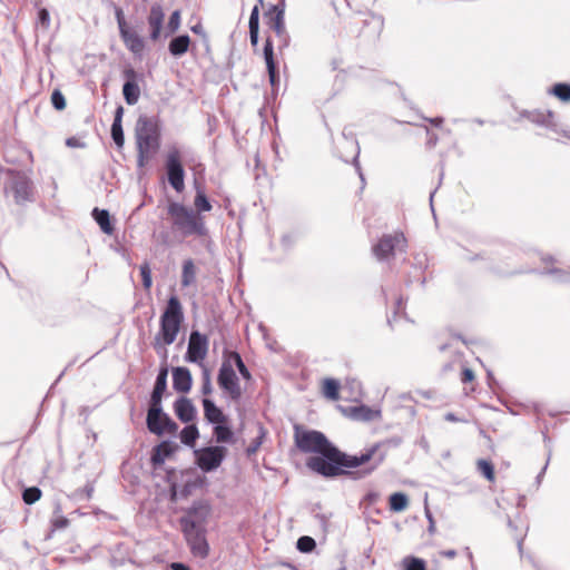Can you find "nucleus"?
I'll use <instances>...</instances> for the list:
<instances>
[{
    "mask_svg": "<svg viewBox=\"0 0 570 570\" xmlns=\"http://www.w3.org/2000/svg\"><path fill=\"white\" fill-rule=\"evenodd\" d=\"M258 32L259 31H249V39H250V45L256 47L257 43H258Z\"/></svg>",
    "mask_w": 570,
    "mask_h": 570,
    "instance_id": "nucleus-56",
    "label": "nucleus"
},
{
    "mask_svg": "<svg viewBox=\"0 0 570 570\" xmlns=\"http://www.w3.org/2000/svg\"><path fill=\"white\" fill-rule=\"evenodd\" d=\"M173 446L168 441H163L158 444L151 454V462L154 465H160L165 462L166 458L173 454Z\"/></svg>",
    "mask_w": 570,
    "mask_h": 570,
    "instance_id": "nucleus-25",
    "label": "nucleus"
},
{
    "mask_svg": "<svg viewBox=\"0 0 570 570\" xmlns=\"http://www.w3.org/2000/svg\"><path fill=\"white\" fill-rule=\"evenodd\" d=\"M92 491H94V487L92 485H86L87 498L91 497Z\"/></svg>",
    "mask_w": 570,
    "mask_h": 570,
    "instance_id": "nucleus-63",
    "label": "nucleus"
},
{
    "mask_svg": "<svg viewBox=\"0 0 570 570\" xmlns=\"http://www.w3.org/2000/svg\"><path fill=\"white\" fill-rule=\"evenodd\" d=\"M409 504L407 497L402 492H395L390 497V509L394 512H401Z\"/></svg>",
    "mask_w": 570,
    "mask_h": 570,
    "instance_id": "nucleus-30",
    "label": "nucleus"
},
{
    "mask_svg": "<svg viewBox=\"0 0 570 570\" xmlns=\"http://www.w3.org/2000/svg\"><path fill=\"white\" fill-rule=\"evenodd\" d=\"M165 13L159 3H154L148 16V24L150 27V39L156 41L160 37Z\"/></svg>",
    "mask_w": 570,
    "mask_h": 570,
    "instance_id": "nucleus-17",
    "label": "nucleus"
},
{
    "mask_svg": "<svg viewBox=\"0 0 570 570\" xmlns=\"http://www.w3.org/2000/svg\"><path fill=\"white\" fill-rule=\"evenodd\" d=\"M167 213L171 219V228L181 237H205L208 234L205 219L195 209L181 203L168 204Z\"/></svg>",
    "mask_w": 570,
    "mask_h": 570,
    "instance_id": "nucleus-3",
    "label": "nucleus"
},
{
    "mask_svg": "<svg viewBox=\"0 0 570 570\" xmlns=\"http://www.w3.org/2000/svg\"><path fill=\"white\" fill-rule=\"evenodd\" d=\"M406 239L402 233H394L382 236L373 246V254L379 261H387L396 250L405 252Z\"/></svg>",
    "mask_w": 570,
    "mask_h": 570,
    "instance_id": "nucleus-9",
    "label": "nucleus"
},
{
    "mask_svg": "<svg viewBox=\"0 0 570 570\" xmlns=\"http://www.w3.org/2000/svg\"><path fill=\"white\" fill-rule=\"evenodd\" d=\"M126 82L122 87V95L126 102L130 106L136 105L140 97V88L137 83V72L132 68L124 70Z\"/></svg>",
    "mask_w": 570,
    "mask_h": 570,
    "instance_id": "nucleus-14",
    "label": "nucleus"
},
{
    "mask_svg": "<svg viewBox=\"0 0 570 570\" xmlns=\"http://www.w3.org/2000/svg\"><path fill=\"white\" fill-rule=\"evenodd\" d=\"M544 273L552 275L559 282H564L570 278V268L569 269L548 268V269H546Z\"/></svg>",
    "mask_w": 570,
    "mask_h": 570,
    "instance_id": "nucleus-44",
    "label": "nucleus"
},
{
    "mask_svg": "<svg viewBox=\"0 0 570 570\" xmlns=\"http://www.w3.org/2000/svg\"><path fill=\"white\" fill-rule=\"evenodd\" d=\"M136 144L138 149V166L144 167L160 146L159 128L153 118L140 116L136 124Z\"/></svg>",
    "mask_w": 570,
    "mask_h": 570,
    "instance_id": "nucleus-5",
    "label": "nucleus"
},
{
    "mask_svg": "<svg viewBox=\"0 0 570 570\" xmlns=\"http://www.w3.org/2000/svg\"><path fill=\"white\" fill-rule=\"evenodd\" d=\"M203 406H204V413L205 417L210 423L219 424L226 422V416L222 412L220 409H218L215 403L209 399L203 400Z\"/></svg>",
    "mask_w": 570,
    "mask_h": 570,
    "instance_id": "nucleus-23",
    "label": "nucleus"
},
{
    "mask_svg": "<svg viewBox=\"0 0 570 570\" xmlns=\"http://www.w3.org/2000/svg\"><path fill=\"white\" fill-rule=\"evenodd\" d=\"M226 455V449L224 446H208L197 452V465L204 472H210L216 470Z\"/></svg>",
    "mask_w": 570,
    "mask_h": 570,
    "instance_id": "nucleus-11",
    "label": "nucleus"
},
{
    "mask_svg": "<svg viewBox=\"0 0 570 570\" xmlns=\"http://www.w3.org/2000/svg\"><path fill=\"white\" fill-rule=\"evenodd\" d=\"M338 390H340V384L336 380L334 379H325L324 380V383H323V394L332 400V401H336L338 400Z\"/></svg>",
    "mask_w": 570,
    "mask_h": 570,
    "instance_id": "nucleus-31",
    "label": "nucleus"
},
{
    "mask_svg": "<svg viewBox=\"0 0 570 570\" xmlns=\"http://www.w3.org/2000/svg\"><path fill=\"white\" fill-rule=\"evenodd\" d=\"M430 124H432L435 127H440L443 124V118L436 117V118H425Z\"/></svg>",
    "mask_w": 570,
    "mask_h": 570,
    "instance_id": "nucleus-58",
    "label": "nucleus"
},
{
    "mask_svg": "<svg viewBox=\"0 0 570 570\" xmlns=\"http://www.w3.org/2000/svg\"><path fill=\"white\" fill-rule=\"evenodd\" d=\"M277 39H278V48L282 50L286 47H288L289 45V35L288 32L285 30H283L282 33H278L277 36Z\"/></svg>",
    "mask_w": 570,
    "mask_h": 570,
    "instance_id": "nucleus-52",
    "label": "nucleus"
},
{
    "mask_svg": "<svg viewBox=\"0 0 570 570\" xmlns=\"http://www.w3.org/2000/svg\"><path fill=\"white\" fill-rule=\"evenodd\" d=\"M190 38L187 35H180L171 39L168 50L174 57H180L188 51Z\"/></svg>",
    "mask_w": 570,
    "mask_h": 570,
    "instance_id": "nucleus-24",
    "label": "nucleus"
},
{
    "mask_svg": "<svg viewBox=\"0 0 570 570\" xmlns=\"http://www.w3.org/2000/svg\"><path fill=\"white\" fill-rule=\"evenodd\" d=\"M345 144L352 146L353 149H354L353 165H354L356 171L358 173V176H360L361 180L364 183V180H365L364 179V175L362 173V169H361V166H360V163H358V156H360L358 144H357L356 140H353V139H351V140L345 139Z\"/></svg>",
    "mask_w": 570,
    "mask_h": 570,
    "instance_id": "nucleus-39",
    "label": "nucleus"
},
{
    "mask_svg": "<svg viewBox=\"0 0 570 570\" xmlns=\"http://www.w3.org/2000/svg\"><path fill=\"white\" fill-rule=\"evenodd\" d=\"M191 31H193L194 33H198V35H200V33H203V26H202L200 23H198V24H196V26L191 27Z\"/></svg>",
    "mask_w": 570,
    "mask_h": 570,
    "instance_id": "nucleus-60",
    "label": "nucleus"
},
{
    "mask_svg": "<svg viewBox=\"0 0 570 570\" xmlns=\"http://www.w3.org/2000/svg\"><path fill=\"white\" fill-rule=\"evenodd\" d=\"M476 464L479 472L482 473L487 480H494V466L490 461L481 459Z\"/></svg>",
    "mask_w": 570,
    "mask_h": 570,
    "instance_id": "nucleus-36",
    "label": "nucleus"
},
{
    "mask_svg": "<svg viewBox=\"0 0 570 570\" xmlns=\"http://www.w3.org/2000/svg\"><path fill=\"white\" fill-rule=\"evenodd\" d=\"M208 337L198 331H191L185 355L187 362L203 365L208 353Z\"/></svg>",
    "mask_w": 570,
    "mask_h": 570,
    "instance_id": "nucleus-10",
    "label": "nucleus"
},
{
    "mask_svg": "<svg viewBox=\"0 0 570 570\" xmlns=\"http://www.w3.org/2000/svg\"><path fill=\"white\" fill-rule=\"evenodd\" d=\"M51 104L57 110H62L66 107V99L60 90H55L51 94Z\"/></svg>",
    "mask_w": 570,
    "mask_h": 570,
    "instance_id": "nucleus-45",
    "label": "nucleus"
},
{
    "mask_svg": "<svg viewBox=\"0 0 570 570\" xmlns=\"http://www.w3.org/2000/svg\"><path fill=\"white\" fill-rule=\"evenodd\" d=\"M426 134L429 136L428 145L430 147H434L438 144V136L435 134H432L430 129H426Z\"/></svg>",
    "mask_w": 570,
    "mask_h": 570,
    "instance_id": "nucleus-54",
    "label": "nucleus"
},
{
    "mask_svg": "<svg viewBox=\"0 0 570 570\" xmlns=\"http://www.w3.org/2000/svg\"><path fill=\"white\" fill-rule=\"evenodd\" d=\"M41 498V490L37 487H30L24 489L22 499L27 504H33Z\"/></svg>",
    "mask_w": 570,
    "mask_h": 570,
    "instance_id": "nucleus-37",
    "label": "nucleus"
},
{
    "mask_svg": "<svg viewBox=\"0 0 570 570\" xmlns=\"http://www.w3.org/2000/svg\"><path fill=\"white\" fill-rule=\"evenodd\" d=\"M12 190L18 204L31 202L33 197L32 181L24 174L18 173L14 176Z\"/></svg>",
    "mask_w": 570,
    "mask_h": 570,
    "instance_id": "nucleus-13",
    "label": "nucleus"
},
{
    "mask_svg": "<svg viewBox=\"0 0 570 570\" xmlns=\"http://www.w3.org/2000/svg\"><path fill=\"white\" fill-rule=\"evenodd\" d=\"M214 435L219 443H226L233 440L232 430L224 425V423L216 424L214 428Z\"/></svg>",
    "mask_w": 570,
    "mask_h": 570,
    "instance_id": "nucleus-33",
    "label": "nucleus"
},
{
    "mask_svg": "<svg viewBox=\"0 0 570 570\" xmlns=\"http://www.w3.org/2000/svg\"><path fill=\"white\" fill-rule=\"evenodd\" d=\"M175 414L184 422L189 423L195 420L197 411L191 401L187 397H179L174 404Z\"/></svg>",
    "mask_w": 570,
    "mask_h": 570,
    "instance_id": "nucleus-19",
    "label": "nucleus"
},
{
    "mask_svg": "<svg viewBox=\"0 0 570 570\" xmlns=\"http://www.w3.org/2000/svg\"><path fill=\"white\" fill-rule=\"evenodd\" d=\"M547 466H548V462L546 463V465L543 466V469L541 470V472L537 475V483L540 484L541 480H542V476L547 470Z\"/></svg>",
    "mask_w": 570,
    "mask_h": 570,
    "instance_id": "nucleus-61",
    "label": "nucleus"
},
{
    "mask_svg": "<svg viewBox=\"0 0 570 570\" xmlns=\"http://www.w3.org/2000/svg\"><path fill=\"white\" fill-rule=\"evenodd\" d=\"M405 570H425V562L422 559H405Z\"/></svg>",
    "mask_w": 570,
    "mask_h": 570,
    "instance_id": "nucleus-47",
    "label": "nucleus"
},
{
    "mask_svg": "<svg viewBox=\"0 0 570 570\" xmlns=\"http://www.w3.org/2000/svg\"><path fill=\"white\" fill-rule=\"evenodd\" d=\"M165 165L169 185L177 193H181L185 188V170L178 148L171 147L168 150Z\"/></svg>",
    "mask_w": 570,
    "mask_h": 570,
    "instance_id": "nucleus-7",
    "label": "nucleus"
},
{
    "mask_svg": "<svg viewBox=\"0 0 570 570\" xmlns=\"http://www.w3.org/2000/svg\"><path fill=\"white\" fill-rule=\"evenodd\" d=\"M474 380V373L471 368H468V367H464L462 370V376H461V381L462 383H469V382H472Z\"/></svg>",
    "mask_w": 570,
    "mask_h": 570,
    "instance_id": "nucleus-53",
    "label": "nucleus"
},
{
    "mask_svg": "<svg viewBox=\"0 0 570 570\" xmlns=\"http://www.w3.org/2000/svg\"><path fill=\"white\" fill-rule=\"evenodd\" d=\"M440 554L442 557H445V558H449V559H453L456 556V551L453 550V549H449V550L441 551Z\"/></svg>",
    "mask_w": 570,
    "mask_h": 570,
    "instance_id": "nucleus-57",
    "label": "nucleus"
},
{
    "mask_svg": "<svg viewBox=\"0 0 570 570\" xmlns=\"http://www.w3.org/2000/svg\"><path fill=\"white\" fill-rule=\"evenodd\" d=\"M347 385H350L352 390H357V391H358V390H360V387H361V384H360V382H358L357 380H351V381H348V382L346 383V385H345L343 389L345 390V389L347 387Z\"/></svg>",
    "mask_w": 570,
    "mask_h": 570,
    "instance_id": "nucleus-59",
    "label": "nucleus"
},
{
    "mask_svg": "<svg viewBox=\"0 0 570 570\" xmlns=\"http://www.w3.org/2000/svg\"><path fill=\"white\" fill-rule=\"evenodd\" d=\"M38 22L45 28L48 29L50 26V14L47 9L42 8L38 12Z\"/></svg>",
    "mask_w": 570,
    "mask_h": 570,
    "instance_id": "nucleus-49",
    "label": "nucleus"
},
{
    "mask_svg": "<svg viewBox=\"0 0 570 570\" xmlns=\"http://www.w3.org/2000/svg\"><path fill=\"white\" fill-rule=\"evenodd\" d=\"M315 540L311 537H307V535H304V537H301L298 540H297V549L301 551V552H311L315 549Z\"/></svg>",
    "mask_w": 570,
    "mask_h": 570,
    "instance_id": "nucleus-41",
    "label": "nucleus"
},
{
    "mask_svg": "<svg viewBox=\"0 0 570 570\" xmlns=\"http://www.w3.org/2000/svg\"><path fill=\"white\" fill-rule=\"evenodd\" d=\"M249 31H259V9L258 6H255L250 12L249 22H248Z\"/></svg>",
    "mask_w": 570,
    "mask_h": 570,
    "instance_id": "nucleus-46",
    "label": "nucleus"
},
{
    "mask_svg": "<svg viewBox=\"0 0 570 570\" xmlns=\"http://www.w3.org/2000/svg\"><path fill=\"white\" fill-rule=\"evenodd\" d=\"M139 271H140L142 285H144L145 289H149L153 285L151 269H150L149 263L148 262L142 263L139 267Z\"/></svg>",
    "mask_w": 570,
    "mask_h": 570,
    "instance_id": "nucleus-40",
    "label": "nucleus"
},
{
    "mask_svg": "<svg viewBox=\"0 0 570 570\" xmlns=\"http://www.w3.org/2000/svg\"><path fill=\"white\" fill-rule=\"evenodd\" d=\"M264 438H265V431L263 428H259V435L252 441V443L249 444V446L246 450L248 456H250L257 452V450L259 449V446L263 443Z\"/></svg>",
    "mask_w": 570,
    "mask_h": 570,
    "instance_id": "nucleus-43",
    "label": "nucleus"
},
{
    "mask_svg": "<svg viewBox=\"0 0 570 570\" xmlns=\"http://www.w3.org/2000/svg\"><path fill=\"white\" fill-rule=\"evenodd\" d=\"M202 381V393L204 395L210 394L213 392L210 372L205 366H203Z\"/></svg>",
    "mask_w": 570,
    "mask_h": 570,
    "instance_id": "nucleus-42",
    "label": "nucleus"
},
{
    "mask_svg": "<svg viewBox=\"0 0 570 570\" xmlns=\"http://www.w3.org/2000/svg\"><path fill=\"white\" fill-rule=\"evenodd\" d=\"M205 515L199 514L196 508L189 509L179 519V524L191 554L197 559H206L209 554V544L206 538Z\"/></svg>",
    "mask_w": 570,
    "mask_h": 570,
    "instance_id": "nucleus-2",
    "label": "nucleus"
},
{
    "mask_svg": "<svg viewBox=\"0 0 570 570\" xmlns=\"http://www.w3.org/2000/svg\"><path fill=\"white\" fill-rule=\"evenodd\" d=\"M445 420H446V421H450V422H456V421H459V419H458L453 413H446V414H445Z\"/></svg>",
    "mask_w": 570,
    "mask_h": 570,
    "instance_id": "nucleus-62",
    "label": "nucleus"
},
{
    "mask_svg": "<svg viewBox=\"0 0 570 570\" xmlns=\"http://www.w3.org/2000/svg\"><path fill=\"white\" fill-rule=\"evenodd\" d=\"M116 19H117V23H118V28H119V33L122 32V30H127L129 29L130 27H128V24L126 23V20H125V17H124V13H122V10L121 9H117L116 10Z\"/></svg>",
    "mask_w": 570,
    "mask_h": 570,
    "instance_id": "nucleus-50",
    "label": "nucleus"
},
{
    "mask_svg": "<svg viewBox=\"0 0 570 570\" xmlns=\"http://www.w3.org/2000/svg\"><path fill=\"white\" fill-rule=\"evenodd\" d=\"M403 312H404V303H403L402 297H400L395 302V311L393 313V317L387 318L389 324H392V322L396 320V316Z\"/></svg>",
    "mask_w": 570,
    "mask_h": 570,
    "instance_id": "nucleus-51",
    "label": "nucleus"
},
{
    "mask_svg": "<svg viewBox=\"0 0 570 570\" xmlns=\"http://www.w3.org/2000/svg\"><path fill=\"white\" fill-rule=\"evenodd\" d=\"M149 432L156 435H163L165 432L175 433L178 425L163 412L161 405H149L146 419Z\"/></svg>",
    "mask_w": 570,
    "mask_h": 570,
    "instance_id": "nucleus-8",
    "label": "nucleus"
},
{
    "mask_svg": "<svg viewBox=\"0 0 570 570\" xmlns=\"http://www.w3.org/2000/svg\"><path fill=\"white\" fill-rule=\"evenodd\" d=\"M264 59L266 62L269 82L273 87H275L277 80V68L274 60L273 41L269 37L266 39L264 45Z\"/></svg>",
    "mask_w": 570,
    "mask_h": 570,
    "instance_id": "nucleus-20",
    "label": "nucleus"
},
{
    "mask_svg": "<svg viewBox=\"0 0 570 570\" xmlns=\"http://www.w3.org/2000/svg\"><path fill=\"white\" fill-rule=\"evenodd\" d=\"M122 115H124V108L121 106H118L115 111V117H114V121L111 125V137L118 148H121L125 142L124 130H122V125H121Z\"/></svg>",
    "mask_w": 570,
    "mask_h": 570,
    "instance_id": "nucleus-22",
    "label": "nucleus"
},
{
    "mask_svg": "<svg viewBox=\"0 0 570 570\" xmlns=\"http://www.w3.org/2000/svg\"><path fill=\"white\" fill-rule=\"evenodd\" d=\"M179 26H180V11L175 10L169 17L167 28L170 32H175L178 30Z\"/></svg>",
    "mask_w": 570,
    "mask_h": 570,
    "instance_id": "nucleus-48",
    "label": "nucleus"
},
{
    "mask_svg": "<svg viewBox=\"0 0 570 570\" xmlns=\"http://www.w3.org/2000/svg\"><path fill=\"white\" fill-rule=\"evenodd\" d=\"M266 24L275 32V36L282 33L285 27L284 3L272 6L264 14Z\"/></svg>",
    "mask_w": 570,
    "mask_h": 570,
    "instance_id": "nucleus-15",
    "label": "nucleus"
},
{
    "mask_svg": "<svg viewBox=\"0 0 570 570\" xmlns=\"http://www.w3.org/2000/svg\"><path fill=\"white\" fill-rule=\"evenodd\" d=\"M196 282V266L193 259H186L183 263L181 286L188 287Z\"/></svg>",
    "mask_w": 570,
    "mask_h": 570,
    "instance_id": "nucleus-26",
    "label": "nucleus"
},
{
    "mask_svg": "<svg viewBox=\"0 0 570 570\" xmlns=\"http://www.w3.org/2000/svg\"><path fill=\"white\" fill-rule=\"evenodd\" d=\"M521 117L529 119L531 122L538 126L547 127L557 134L561 132L564 137L570 138V130H558V126L554 121V114L550 110H524L521 112Z\"/></svg>",
    "mask_w": 570,
    "mask_h": 570,
    "instance_id": "nucleus-12",
    "label": "nucleus"
},
{
    "mask_svg": "<svg viewBox=\"0 0 570 570\" xmlns=\"http://www.w3.org/2000/svg\"><path fill=\"white\" fill-rule=\"evenodd\" d=\"M92 216L104 233L110 235L114 232L108 210L95 208Z\"/></svg>",
    "mask_w": 570,
    "mask_h": 570,
    "instance_id": "nucleus-27",
    "label": "nucleus"
},
{
    "mask_svg": "<svg viewBox=\"0 0 570 570\" xmlns=\"http://www.w3.org/2000/svg\"><path fill=\"white\" fill-rule=\"evenodd\" d=\"M184 321V312L180 301L177 296H170L166 308L160 316V328L155 336L154 347L171 345L179 333Z\"/></svg>",
    "mask_w": 570,
    "mask_h": 570,
    "instance_id": "nucleus-4",
    "label": "nucleus"
},
{
    "mask_svg": "<svg viewBox=\"0 0 570 570\" xmlns=\"http://www.w3.org/2000/svg\"><path fill=\"white\" fill-rule=\"evenodd\" d=\"M69 525V520L61 514V509L59 505L56 507L53 512V518L51 520V527L53 530H62Z\"/></svg>",
    "mask_w": 570,
    "mask_h": 570,
    "instance_id": "nucleus-35",
    "label": "nucleus"
},
{
    "mask_svg": "<svg viewBox=\"0 0 570 570\" xmlns=\"http://www.w3.org/2000/svg\"><path fill=\"white\" fill-rule=\"evenodd\" d=\"M171 570H190V568L181 562H173L170 564Z\"/></svg>",
    "mask_w": 570,
    "mask_h": 570,
    "instance_id": "nucleus-55",
    "label": "nucleus"
},
{
    "mask_svg": "<svg viewBox=\"0 0 570 570\" xmlns=\"http://www.w3.org/2000/svg\"><path fill=\"white\" fill-rule=\"evenodd\" d=\"M224 358H229L230 362L235 364V366L237 367V370L243 379H245V380L252 379L250 372L246 367V365L243 362L242 356L238 352H235V351L229 352L227 355H225Z\"/></svg>",
    "mask_w": 570,
    "mask_h": 570,
    "instance_id": "nucleus-28",
    "label": "nucleus"
},
{
    "mask_svg": "<svg viewBox=\"0 0 570 570\" xmlns=\"http://www.w3.org/2000/svg\"><path fill=\"white\" fill-rule=\"evenodd\" d=\"M167 389V368L159 371L150 396L149 405H161L163 394Z\"/></svg>",
    "mask_w": 570,
    "mask_h": 570,
    "instance_id": "nucleus-21",
    "label": "nucleus"
},
{
    "mask_svg": "<svg viewBox=\"0 0 570 570\" xmlns=\"http://www.w3.org/2000/svg\"><path fill=\"white\" fill-rule=\"evenodd\" d=\"M551 92L561 99L562 101L570 100V85L568 83H557L551 89Z\"/></svg>",
    "mask_w": 570,
    "mask_h": 570,
    "instance_id": "nucleus-38",
    "label": "nucleus"
},
{
    "mask_svg": "<svg viewBox=\"0 0 570 570\" xmlns=\"http://www.w3.org/2000/svg\"><path fill=\"white\" fill-rule=\"evenodd\" d=\"M199 436V432L196 425H187L180 432V441L185 445L193 446Z\"/></svg>",
    "mask_w": 570,
    "mask_h": 570,
    "instance_id": "nucleus-29",
    "label": "nucleus"
},
{
    "mask_svg": "<svg viewBox=\"0 0 570 570\" xmlns=\"http://www.w3.org/2000/svg\"><path fill=\"white\" fill-rule=\"evenodd\" d=\"M194 205H195V209H196L195 212L199 215L203 212L212 210V204L203 190H197V194H196L195 200H194Z\"/></svg>",
    "mask_w": 570,
    "mask_h": 570,
    "instance_id": "nucleus-32",
    "label": "nucleus"
},
{
    "mask_svg": "<svg viewBox=\"0 0 570 570\" xmlns=\"http://www.w3.org/2000/svg\"><path fill=\"white\" fill-rule=\"evenodd\" d=\"M217 383L223 392L232 400L239 401L243 394L239 380L229 358H224L217 375Z\"/></svg>",
    "mask_w": 570,
    "mask_h": 570,
    "instance_id": "nucleus-6",
    "label": "nucleus"
},
{
    "mask_svg": "<svg viewBox=\"0 0 570 570\" xmlns=\"http://www.w3.org/2000/svg\"><path fill=\"white\" fill-rule=\"evenodd\" d=\"M193 379L187 367L173 368V387L179 393H188L191 389Z\"/></svg>",
    "mask_w": 570,
    "mask_h": 570,
    "instance_id": "nucleus-18",
    "label": "nucleus"
},
{
    "mask_svg": "<svg viewBox=\"0 0 570 570\" xmlns=\"http://www.w3.org/2000/svg\"><path fill=\"white\" fill-rule=\"evenodd\" d=\"M67 145L68 146H75V139L73 138L67 139Z\"/></svg>",
    "mask_w": 570,
    "mask_h": 570,
    "instance_id": "nucleus-64",
    "label": "nucleus"
},
{
    "mask_svg": "<svg viewBox=\"0 0 570 570\" xmlns=\"http://www.w3.org/2000/svg\"><path fill=\"white\" fill-rule=\"evenodd\" d=\"M120 37L126 46V48L136 57L141 58L146 48L145 39L139 36V33L129 28L127 30H122Z\"/></svg>",
    "mask_w": 570,
    "mask_h": 570,
    "instance_id": "nucleus-16",
    "label": "nucleus"
},
{
    "mask_svg": "<svg viewBox=\"0 0 570 570\" xmlns=\"http://www.w3.org/2000/svg\"><path fill=\"white\" fill-rule=\"evenodd\" d=\"M294 430L296 446L302 452L320 454L307 460V468L325 478L348 475L361 480L371 475L384 462L386 453L381 448L390 442H377L360 454L350 455L334 446L320 431L302 430L298 425Z\"/></svg>",
    "mask_w": 570,
    "mask_h": 570,
    "instance_id": "nucleus-1",
    "label": "nucleus"
},
{
    "mask_svg": "<svg viewBox=\"0 0 570 570\" xmlns=\"http://www.w3.org/2000/svg\"><path fill=\"white\" fill-rule=\"evenodd\" d=\"M376 414L377 412L365 405L355 406L353 409V417L360 421H371Z\"/></svg>",
    "mask_w": 570,
    "mask_h": 570,
    "instance_id": "nucleus-34",
    "label": "nucleus"
}]
</instances>
